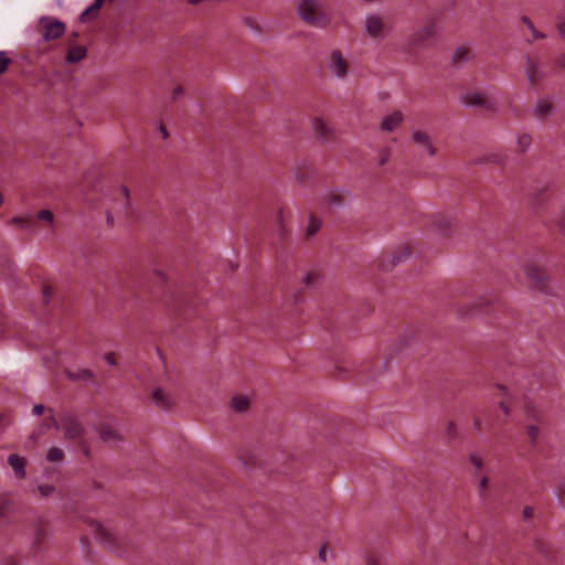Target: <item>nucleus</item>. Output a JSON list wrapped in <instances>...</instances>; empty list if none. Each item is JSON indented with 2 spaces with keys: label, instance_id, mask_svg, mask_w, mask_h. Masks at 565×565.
Wrapping results in <instances>:
<instances>
[{
  "label": "nucleus",
  "instance_id": "a18cd8bd",
  "mask_svg": "<svg viewBox=\"0 0 565 565\" xmlns=\"http://www.w3.org/2000/svg\"><path fill=\"white\" fill-rule=\"evenodd\" d=\"M184 93L183 90V87L182 86H177L174 87L173 92H172V98L175 100L178 99L180 96H182Z\"/></svg>",
  "mask_w": 565,
  "mask_h": 565
},
{
  "label": "nucleus",
  "instance_id": "dca6fc26",
  "mask_svg": "<svg viewBox=\"0 0 565 565\" xmlns=\"http://www.w3.org/2000/svg\"><path fill=\"white\" fill-rule=\"evenodd\" d=\"M553 113V102L551 98H541L536 102L533 114L536 118L544 120Z\"/></svg>",
  "mask_w": 565,
  "mask_h": 565
},
{
  "label": "nucleus",
  "instance_id": "4468645a",
  "mask_svg": "<svg viewBox=\"0 0 565 565\" xmlns=\"http://www.w3.org/2000/svg\"><path fill=\"white\" fill-rule=\"evenodd\" d=\"M404 121V115L401 110H394L390 115L385 116L381 122V130L385 132H392L396 130Z\"/></svg>",
  "mask_w": 565,
  "mask_h": 565
},
{
  "label": "nucleus",
  "instance_id": "864d4df0",
  "mask_svg": "<svg viewBox=\"0 0 565 565\" xmlns=\"http://www.w3.org/2000/svg\"><path fill=\"white\" fill-rule=\"evenodd\" d=\"M7 514V509L3 504L0 503V520L4 518Z\"/></svg>",
  "mask_w": 565,
  "mask_h": 565
},
{
  "label": "nucleus",
  "instance_id": "4be33fe9",
  "mask_svg": "<svg viewBox=\"0 0 565 565\" xmlns=\"http://www.w3.org/2000/svg\"><path fill=\"white\" fill-rule=\"evenodd\" d=\"M533 143V137L532 135L527 132H522L516 136L515 140V151L518 153H525L530 150Z\"/></svg>",
  "mask_w": 565,
  "mask_h": 565
},
{
  "label": "nucleus",
  "instance_id": "39448f33",
  "mask_svg": "<svg viewBox=\"0 0 565 565\" xmlns=\"http://www.w3.org/2000/svg\"><path fill=\"white\" fill-rule=\"evenodd\" d=\"M38 30L46 42L60 39L66 30L65 24L53 17H41Z\"/></svg>",
  "mask_w": 565,
  "mask_h": 565
},
{
  "label": "nucleus",
  "instance_id": "e433bc0d",
  "mask_svg": "<svg viewBox=\"0 0 565 565\" xmlns=\"http://www.w3.org/2000/svg\"><path fill=\"white\" fill-rule=\"evenodd\" d=\"M38 490L43 498H47L55 492V487L52 484L44 483L39 484Z\"/></svg>",
  "mask_w": 565,
  "mask_h": 565
},
{
  "label": "nucleus",
  "instance_id": "f03ea898",
  "mask_svg": "<svg viewBox=\"0 0 565 565\" xmlns=\"http://www.w3.org/2000/svg\"><path fill=\"white\" fill-rule=\"evenodd\" d=\"M436 35V22L434 20H427L407 36L405 47L408 52L428 49L431 46Z\"/></svg>",
  "mask_w": 565,
  "mask_h": 565
},
{
  "label": "nucleus",
  "instance_id": "7c9ffc66",
  "mask_svg": "<svg viewBox=\"0 0 565 565\" xmlns=\"http://www.w3.org/2000/svg\"><path fill=\"white\" fill-rule=\"evenodd\" d=\"M64 457L63 450L58 447H51L46 454V460L50 462L62 461Z\"/></svg>",
  "mask_w": 565,
  "mask_h": 565
},
{
  "label": "nucleus",
  "instance_id": "0eeeda50",
  "mask_svg": "<svg viewBox=\"0 0 565 565\" xmlns=\"http://www.w3.org/2000/svg\"><path fill=\"white\" fill-rule=\"evenodd\" d=\"M365 32L369 38L381 41L390 32V28L380 14L371 13L365 17Z\"/></svg>",
  "mask_w": 565,
  "mask_h": 565
},
{
  "label": "nucleus",
  "instance_id": "6ab92c4d",
  "mask_svg": "<svg viewBox=\"0 0 565 565\" xmlns=\"http://www.w3.org/2000/svg\"><path fill=\"white\" fill-rule=\"evenodd\" d=\"M151 398L154 405L161 409H168L172 405L171 396L160 387L152 391Z\"/></svg>",
  "mask_w": 565,
  "mask_h": 565
},
{
  "label": "nucleus",
  "instance_id": "9d476101",
  "mask_svg": "<svg viewBox=\"0 0 565 565\" xmlns=\"http://www.w3.org/2000/svg\"><path fill=\"white\" fill-rule=\"evenodd\" d=\"M412 141L420 147L423 151L429 156L435 157L437 154V147L433 143L430 136L423 130H414L412 132Z\"/></svg>",
  "mask_w": 565,
  "mask_h": 565
},
{
  "label": "nucleus",
  "instance_id": "b1692460",
  "mask_svg": "<svg viewBox=\"0 0 565 565\" xmlns=\"http://www.w3.org/2000/svg\"><path fill=\"white\" fill-rule=\"evenodd\" d=\"M10 224H17L21 228H25L29 231H35V222L33 221L31 215L25 216H14L10 220Z\"/></svg>",
  "mask_w": 565,
  "mask_h": 565
},
{
  "label": "nucleus",
  "instance_id": "c756f323",
  "mask_svg": "<svg viewBox=\"0 0 565 565\" xmlns=\"http://www.w3.org/2000/svg\"><path fill=\"white\" fill-rule=\"evenodd\" d=\"M104 1L105 0H94V2L81 13L79 21H87L88 15L95 11H98L102 8Z\"/></svg>",
  "mask_w": 565,
  "mask_h": 565
},
{
  "label": "nucleus",
  "instance_id": "09e8293b",
  "mask_svg": "<svg viewBox=\"0 0 565 565\" xmlns=\"http://www.w3.org/2000/svg\"><path fill=\"white\" fill-rule=\"evenodd\" d=\"M489 479L487 476H482L479 480V490L483 491L488 486Z\"/></svg>",
  "mask_w": 565,
  "mask_h": 565
},
{
  "label": "nucleus",
  "instance_id": "c9c22d12",
  "mask_svg": "<svg viewBox=\"0 0 565 565\" xmlns=\"http://www.w3.org/2000/svg\"><path fill=\"white\" fill-rule=\"evenodd\" d=\"M36 217L41 221L46 222L50 226L54 224V215L49 210H42L38 213Z\"/></svg>",
  "mask_w": 565,
  "mask_h": 565
},
{
  "label": "nucleus",
  "instance_id": "c85d7f7f",
  "mask_svg": "<svg viewBox=\"0 0 565 565\" xmlns=\"http://www.w3.org/2000/svg\"><path fill=\"white\" fill-rule=\"evenodd\" d=\"M232 407L236 412L243 413L248 409L249 407V399L246 396H234L232 398Z\"/></svg>",
  "mask_w": 565,
  "mask_h": 565
},
{
  "label": "nucleus",
  "instance_id": "a19ab883",
  "mask_svg": "<svg viewBox=\"0 0 565 565\" xmlns=\"http://www.w3.org/2000/svg\"><path fill=\"white\" fill-rule=\"evenodd\" d=\"M556 29L559 33V35L565 39V19L564 18H557L556 22Z\"/></svg>",
  "mask_w": 565,
  "mask_h": 565
},
{
  "label": "nucleus",
  "instance_id": "bb28decb",
  "mask_svg": "<svg viewBox=\"0 0 565 565\" xmlns=\"http://www.w3.org/2000/svg\"><path fill=\"white\" fill-rule=\"evenodd\" d=\"M66 376L72 381H88L94 377V373L88 369H82L76 372L67 371Z\"/></svg>",
  "mask_w": 565,
  "mask_h": 565
},
{
  "label": "nucleus",
  "instance_id": "37998d69",
  "mask_svg": "<svg viewBox=\"0 0 565 565\" xmlns=\"http://www.w3.org/2000/svg\"><path fill=\"white\" fill-rule=\"evenodd\" d=\"M42 434H43V430H42L41 428H39V430L33 431V433L29 436V440H28V443H30V444H35V443L40 439V437L42 436ZM28 445H29V444H26V446H28Z\"/></svg>",
  "mask_w": 565,
  "mask_h": 565
},
{
  "label": "nucleus",
  "instance_id": "69168bd1",
  "mask_svg": "<svg viewBox=\"0 0 565 565\" xmlns=\"http://www.w3.org/2000/svg\"><path fill=\"white\" fill-rule=\"evenodd\" d=\"M2 202H3V196H2V194H0V205L2 204Z\"/></svg>",
  "mask_w": 565,
  "mask_h": 565
},
{
  "label": "nucleus",
  "instance_id": "393cba45",
  "mask_svg": "<svg viewBox=\"0 0 565 565\" xmlns=\"http://www.w3.org/2000/svg\"><path fill=\"white\" fill-rule=\"evenodd\" d=\"M525 433L529 438V443L532 447H536L540 443L541 430L535 424H527L525 426Z\"/></svg>",
  "mask_w": 565,
  "mask_h": 565
},
{
  "label": "nucleus",
  "instance_id": "49530a36",
  "mask_svg": "<svg viewBox=\"0 0 565 565\" xmlns=\"http://www.w3.org/2000/svg\"><path fill=\"white\" fill-rule=\"evenodd\" d=\"M52 294H53V291H52L51 287H47V286L43 287V299L45 302H47L51 299Z\"/></svg>",
  "mask_w": 565,
  "mask_h": 565
},
{
  "label": "nucleus",
  "instance_id": "412c9836",
  "mask_svg": "<svg viewBox=\"0 0 565 565\" xmlns=\"http://www.w3.org/2000/svg\"><path fill=\"white\" fill-rule=\"evenodd\" d=\"M87 50L83 45H72L68 47L65 62L67 64H74L85 58Z\"/></svg>",
  "mask_w": 565,
  "mask_h": 565
},
{
  "label": "nucleus",
  "instance_id": "5fc2aeb1",
  "mask_svg": "<svg viewBox=\"0 0 565 565\" xmlns=\"http://www.w3.org/2000/svg\"><path fill=\"white\" fill-rule=\"evenodd\" d=\"M160 132H161L163 139L168 138V136H169L168 130L163 126H160Z\"/></svg>",
  "mask_w": 565,
  "mask_h": 565
},
{
  "label": "nucleus",
  "instance_id": "4c0bfd02",
  "mask_svg": "<svg viewBox=\"0 0 565 565\" xmlns=\"http://www.w3.org/2000/svg\"><path fill=\"white\" fill-rule=\"evenodd\" d=\"M11 60L7 56V53L4 51H0V75L7 72Z\"/></svg>",
  "mask_w": 565,
  "mask_h": 565
},
{
  "label": "nucleus",
  "instance_id": "f8f14e48",
  "mask_svg": "<svg viewBox=\"0 0 565 565\" xmlns=\"http://www.w3.org/2000/svg\"><path fill=\"white\" fill-rule=\"evenodd\" d=\"M411 255V249L407 246L402 247L398 252L391 254L390 256L383 258L380 264V267L383 270H390L394 268L396 265L405 260Z\"/></svg>",
  "mask_w": 565,
  "mask_h": 565
},
{
  "label": "nucleus",
  "instance_id": "a211bd4d",
  "mask_svg": "<svg viewBox=\"0 0 565 565\" xmlns=\"http://www.w3.org/2000/svg\"><path fill=\"white\" fill-rule=\"evenodd\" d=\"M475 57V54L468 45L458 46L452 55V63L456 66H462Z\"/></svg>",
  "mask_w": 565,
  "mask_h": 565
},
{
  "label": "nucleus",
  "instance_id": "ddd939ff",
  "mask_svg": "<svg viewBox=\"0 0 565 565\" xmlns=\"http://www.w3.org/2000/svg\"><path fill=\"white\" fill-rule=\"evenodd\" d=\"M113 212L117 216L128 217L130 214V201H129V190L127 186L122 185L120 188V198L118 202L111 207Z\"/></svg>",
  "mask_w": 565,
  "mask_h": 565
},
{
  "label": "nucleus",
  "instance_id": "aec40b11",
  "mask_svg": "<svg viewBox=\"0 0 565 565\" xmlns=\"http://www.w3.org/2000/svg\"><path fill=\"white\" fill-rule=\"evenodd\" d=\"M8 462L10 465V467L12 468V470L14 471V475L18 478L25 477V463H26L25 458L17 455V454H12L9 456Z\"/></svg>",
  "mask_w": 565,
  "mask_h": 565
},
{
  "label": "nucleus",
  "instance_id": "3c124183",
  "mask_svg": "<svg viewBox=\"0 0 565 565\" xmlns=\"http://www.w3.org/2000/svg\"><path fill=\"white\" fill-rule=\"evenodd\" d=\"M447 431L451 437H454L456 434V425L454 423H449Z\"/></svg>",
  "mask_w": 565,
  "mask_h": 565
},
{
  "label": "nucleus",
  "instance_id": "f704fd0d",
  "mask_svg": "<svg viewBox=\"0 0 565 565\" xmlns=\"http://www.w3.org/2000/svg\"><path fill=\"white\" fill-rule=\"evenodd\" d=\"M525 415L529 420H533L535 423H543V416L533 407H526Z\"/></svg>",
  "mask_w": 565,
  "mask_h": 565
},
{
  "label": "nucleus",
  "instance_id": "052dcab7",
  "mask_svg": "<svg viewBox=\"0 0 565 565\" xmlns=\"http://www.w3.org/2000/svg\"><path fill=\"white\" fill-rule=\"evenodd\" d=\"M366 565H380L375 559L370 558L366 563Z\"/></svg>",
  "mask_w": 565,
  "mask_h": 565
},
{
  "label": "nucleus",
  "instance_id": "cd10ccee",
  "mask_svg": "<svg viewBox=\"0 0 565 565\" xmlns=\"http://www.w3.org/2000/svg\"><path fill=\"white\" fill-rule=\"evenodd\" d=\"M49 412L51 413L50 416L43 419L40 428L42 430L50 428L61 429V416L58 417V419H56L51 408H49Z\"/></svg>",
  "mask_w": 565,
  "mask_h": 565
},
{
  "label": "nucleus",
  "instance_id": "680f3d73",
  "mask_svg": "<svg viewBox=\"0 0 565 565\" xmlns=\"http://www.w3.org/2000/svg\"><path fill=\"white\" fill-rule=\"evenodd\" d=\"M559 65L565 70V55L559 58Z\"/></svg>",
  "mask_w": 565,
  "mask_h": 565
},
{
  "label": "nucleus",
  "instance_id": "603ef678",
  "mask_svg": "<svg viewBox=\"0 0 565 565\" xmlns=\"http://www.w3.org/2000/svg\"><path fill=\"white\" fill-rule=\"evenodd\" d=\"M114 212L113 210L110 209L108 212H107V223L109 225H113L114 224Z\"/></svg>",
  "mask_w": 565,
  "mask_h": 565
},
{
  "label": "nucleus",
  "instance_id": "9b49d317",
  "mask_svg": "<svg viewBox=\"0 0 565 565\" xmlns=\"http://www.w3.org/2000/svg\"><path fill=\"white\" fill-rule=\"evenodd\" d=\"M525 274L530 280V286L532 288L539 289L542 291L546 290V285H545L546 276L542 269H540L536 266H527L525 268Z\"/></svg>",
  "mask_w": 565,
  "mask_h": 565
},
{
  "label": "nucleus",
  "instance_id": "e2e57ef3",
  "mask_svg": "<svg viewBox=\"0 0 565 565\" xmlns=\"http://www.w3.org/2000/svg\"><path fill=\"white\" fill-rule=\"evenodd\" d=\"M154 274L158 275L160 278H163V274L161 271L156 270Z\"/></svg>",
  "mask_w": 565,
  "mask_h": 565
},
{
  "label": "nucleus",
  "instance_id": "20e7f679",
  "mask_svg": "<svg viewBox=\"0 0 565 565\" xmlns=\"http://www.w3.org/2000/svg\"><path fill=\"white\" fill-rule=\"evenodd\" d=\"M461 103L467 107H480L488 111H498V102L486 92H468L460 96Z\"/></svg>",
  "mask_w": 565,
  "mask_h": 565
},
{
  "label": "nucleus",
  "instance_id": "2eb2a0df",
  "mask_svg": "<svg viewBox=\"0 0 565 565\" xmlns=\"http://www.w3.org/2000/svg\"><path fill=\"white\" fill-rule=\"evenodd\" d=\"M550 198L548 185L535 186L529 193V200L533 207H541Z\"/></svg>",
  "mask_w": 565,
  "mask_h": 565
},
{
  "label": "nucleus",
  "instance_id": "de8ad7c7",
  "mask_svg": "<svg viewBox=\"0 0 565 565\" xmlns=\"http://www.w3.org/2000/svg\"><path fill=\"white\" fill-rule=\"evenodd\" d=\"M44 412V406L42 404H36L32 408V414L34 416H40Z\"/></svg>",
  "mask_w": 565,
  "mask_h": 565
},
{
  "label": "nucleus",
  "instance_id": "6e6552de",
  "mask_svg": "<svg viewBox=\"0 0 565 565\" xmlns=\"http://www.w3.org/2000/svg\"><path fill=\"white\" fill-rule=\"evenodd\" d=\"M328 70L337 78L342 79L348 75L349 64L339 50L330 53Z\"/></svg>",
  "mask_w": 565,
  "mask_h": 565
},
{
  "label": "nucleus",
  "instance_id": "7ed1b4c3",
  "mask_svg": "<svg viewBox=\"0 0 565 565\" xmlns=\"http://www.w3.org/2000/svg\"><path fill=\"white\" fill-rule=\"evenodd\" d=\"M89 525L92 527V532L95 539L104 547L113 550L116 553L120 552L119 547L121 545V540L114 533V531L110 527L105 526L96 521H92Z\"/></svg>",
  "mask_w": 565,
  "mask_h": 565
},
{
  "label": "nucleus",
  "instance_id": "f3484780",
  "mask_svg": "<svg viewBox=\"0 0 565 565\" xmlns=\"http://www.w3.org/2000/svg\"><path fill=\"white\" fill-rule=\"evenodd\" d=\"M525 74L532 85L543 77V72L540 68L539 62L532 60L530 56H526Z\"/></svg>",
  "mask_w": 565,
  "mask_h": 565
},
{
  "label": "nucleus",
  "instance_id": "8fccbe9b",
  "mask_svg": "<svg viewBox=\"0 0 565 565\" xmlns=\"http://www.w3.org/2000/svg\"><path fill=\"white\" fill-rule=\"evenodd\" d=\"M499 407L503 412L504 415H507V416L510 415V407L505 402H500Z\"/></svg>",
  "mask_w": 565,
  "mask_h": 565
},
{
  "label": "nucleus",
  "instance_id": "1a4fd4ad",
  "mask_svg": "<svg viewBox=\"0 0 565 565\" xmlns=\"http://www.w3.org/2000/svg\"><path fill=\"white\" fill-rule=\"evenodd\" d=\"M97 431L99 439L109 446H118L125 440V437L121 435V433L108 423H102L98 426Z\"/></svg>",
  "mask_w": 565,
  "mask_h": 565
},
{
  "label": "nucleus",
  "instance_id": "79ce46f5",
  "mask_svg": "<svg viewBox=\"0 0 565 565\" xmlns=\"http://www.w3.org/2000/svg\"><path fill=\"white\" fill-rule=\"evenodd\" d=\"M524 521H529L534 518V509L532 507H525L522 511Z\"/></svg>",
  "mask_w": 565,
  "mask_h": 565
},
{
  "label": "nucleus",
  "instance_id": "a878e982",
  "mask_svg": "<svg viewBox=\"0 0 565 565\" xmlns=\"http://www.w3.org/2000/svg\"><path fill=\"white\" fill-rule=\"evenodd\" d=\"M50 533L44 527H38L35 531H34V536H33V543H32V550L34 552H38L41 547V545L46 541V539L49 537Z\"/></svg>",
  "mask_w": 565,
  "mask_h": 565
},
{
  "label": "nucleus",
  "instance_id": "5701e85b",
  "mask_svg": "<svg viewBox=\"0 0 565 565\" xmlns=\"http://www.w3.org/2000/svg\"><path fill=\"white\" fill-rule=\"evenodd\" d=\"M313 130L318 138L327 140L331 135V129L328 124L321 118H316L312 121Z\"/></svg>",
  "mask_w": 565,
  "mask_h": 565
},
{
  "label": "nucleus",
  "instance_id": "f257e3e1",
  "mask_svg": "<svg viewBox=\"0 0 565 565\" xmlns=\"http://www.w3.org/2000/svg\"><path fill=\"white\" fill-rule=\"evenodd\" d=\"M297 14L306 24L327 29L332 22L331 14L324 9L321 0H298Z\"/></svg>",
  "mask_w": 565,
  "mask_h": 565
},
{
  "label": "nucleus",
  "instance_id": "4d7b16f0",
  "mask_svg": "<svg viewBox=\"0 0 565 565\" xmlns=\"http://www.w3.org/2000/svg\"><path fill=\"white\" fill-rule=\"evenodd\" d=\"M82 448H83V451L85 454V456H89V448L87 445H85L84 443H82Z\"/></svg>",
  "mask_w": 565,
  "mask_h": 565
},
{
  "label": "nucleus",
  "instance_id": "58836bf2",
  "mask_svg": "<svg viewBox=\"0 0 565 565\" xmlns=\"http://www.w3.org/2000/svg\"><path fill=\"white\" fill-rule=\"evenodd\" d=\"M319 278V274L316 273V271H309L305 275L303 279H302V282L308 286V287H311L315 285L316 280H318Z\"/></svg>",
  "mask_w": 565,
  "mask_h": 565
},
{
  "label": "nucleus",
  "instance_id": "13d9d810",
  "mask_svg": "<svg viewBox=\"0 0 565 565\" xmlns=\"http://www.w3.org/2000/svg\"><path fill=\"white\" fill-rule=\"evenodd\" d=\"M473 425H475V428L477 430H480V428H481V420L480 419H475Z\"/></svg>",
  "mask_w": 565,
  "mask_h": 565
},
{
  "label": "nucleus",
  "instance_id": "bf43d9fd",
  "mask_svg": "<svg viewBox=\"0 0 565 565\" xmlns=\"http://www.w3.org/2000/svg\"><path fill=\"white\" fill-rule=\"evenodd\" d=\"M92 486H93L94 489H102V484L99 482H97V481H93Z\"/></svg>",
  "mask_w": 565,
  "mask_h": 565
},
{
  "label": "nucleus",
  "instance_id": "0e129e2a",
  "mask_svg": "<svg viewBox=\"0 0 565 565\" xmlns=\"http://www.w3.org/2000/svg\"><path fill=\"white\" fill-rule=\"evenodd\" d=\"M444 223H445V224H444L445 226H450V223H451V222L447 220V221H444Z\"/></svg>",
  "mask_w": 565,
  "mask_h": 565
},
{
  "label": "nucleus",
  "instance_id": "423d86ee",
  "mask_svg": "<svg viewBox=\"0 0 565 565\" xmlns=\"http://www.w3.org/2000/svg\"><path fill=\"white\" fill-rule=\"evenodd\" d=\"M61 430L64 433L65 439L79 440L86 434V428L79 419L71 413H61Z\"/></svg>",
  "mask_w": 565,
  "mask_h": 565
},
{
  "label": "nucleus",
  "instance_id": "473e14b6",
  "mask_svg": "<svg viewBox=\"0 0 565 565\" xmlns=\"http://www.w3.org/2000/svg\"><path fill=\"white\" fill-rule=\"evenodd\" d=\"M469 461L475 467L476 471H480L484 466L483 458L477 452L469 455Z\"/></svg>",
  "mask_w": 565,
  "mask_h": 565
},
{
  "label": "nucleus",
  "instance_id": "ea45409f",
  "mask_svg": "<svg viewBox=\"0 0 565 565\" xmlns=\"http://www.w3.org/2000/svg\"><path fill=\"white\" fill-rule=\"evenodd\" d=\"M391 152L390 149H383L380 152L377 163L380 167L385 166L390 161Z\"/></svg>",
  "mask_w": 565,
  "mask_h": 565
},
{
  "label": "nucleus",
  "instance_id": "338daca9",
  "mask_svg": "<svg viewBox=\"0 0 565 565\" xmlns=\"http://www.w3.org/2000/svg\"><path fill=\"white\" fill-rule=\"evenodd\" d=\"M56 1H57V4H58V6H61V3H62V0H56Z\"/></svg>",
  "mask_w": 565,
  "mask_h": 565
},
{
  "label": "nucleus",
  "instance_id": "2f4dec72",
  "mask_svg": "<svg viewBox=\"0 0 565 565\" xmlns=\"http://www.w3.org/2000/svg\"><path fill=\"white\" fill-rule=\"evenodd\" d=\"M320 227H321V222L318 218L311 216L309 218L308 226L306 230V236L307 237L313 236L315 234H317L319 232Z\"/></svg>",
  "mask_w": 565,
  "mask_h": 565
},
{
  "label": "nucleus",
  "instance_id": "c03bdc74",
  "mask_svg": "<svg viewBox=\"0 0 565 565\" xmlns=\"http://www.w3.org/2000/svg\"><path fill=\"white\" fill-rule=\"evenodd\" d=\"M104 359L105 361L111 365V366H115L117 364L116 362V356H115V353L114 352H107L105 355H104Z\"/></svg>",
  "mask_w": 565,
  "mask_h": 565
},
{
  "label": "nucleus",
  "instance_id": "6e6d98bb",
  "mask_svg": "<svg viewBox=\"0 0 565 565\" xmlns=\"http://www.w3.org/2000/svg\"><path fill=\"white\" fill-rule=\"evenodd\" d=\"M319 557L320 559H322L323 562H326V550L324 547H322L319 552Z\"/></svg>",
  "mask_w": 565,
  "mask_h": 565
},
{
  "label": "nucleus",
  "instance_id": "72a5a7b5",
  "mask_svg": "<svg viewBox=\"0 0 565 565\" xmlns=\"http://www.w3.org/2000/svg\"><path fill=\"white\" fill-rule=\"evenodd\" d=\"M521 21L531 30L534 39H544L545 34L537 31L533 22L527 17H522Z\"/></svg>",
  "mask_w": 565,
  "mask_h": 565
}]
</instances>
